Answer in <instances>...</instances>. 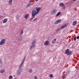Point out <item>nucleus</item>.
Instances as JSON below:
<instances>
[{
	"instance_id": "obj_1",
	"label": "nucleus",
	"mask_w": 79,
	"mask_h": 79,
	"mask_svg": "<svg viewBox=\"0 0 79 79\" xmlns=\"http://www.w3.org/2000/svg\"><path fill=\"white\" fill-rule=\"evenodd\" d=\"M37 40L36 39H34L32 43V45L30 48V50H32V48H35V43L36 42Z\"/></svg>"
},
{
	"instance_id": "obj_2",
	"label": "nucleus",
	"mask_w": 79,
	"mask_h": 79,
	"mask_svg": "<svg viewBox=\"0 0 79 79\" xmlns=\"http://www.w3.org/2000/svg\"><path fill=\"white\" fill-rule=\"evenodd\" d=\"M37 14H38V13L36 12V11H35V10H33L31 12L32 18H34L35 15H37Z\"/></svg>"
},
{
	"instance_id": "obj_3",
	"label": "nucleus",
	"mask_w": 79,
	"mask_h": 79,
	"mask_svg": "<svg viewBox=\"0 0 79 79\" xmlns=\"http://www.w3.org/2000/svg\"><path fill=\"white\" fill-rule=\"evenodd\" d=\"M56 11H57L56 9H54L52 10L51 12V15H55L56 13Z\"/></svg>"
},
{
	"instance_id": "obj_4",
	"label": "nucleus",
	"mask_w": 79,
	"mask_h": 79,
	"mask_svg": "<svg viewBox=\"0 0 79 79\" xmlns=\"http://www.w3.org/2000/svg\"><path fill=\"white\" fill-rule=\"evenodd\" d=\"M5 43V39H2L0 42V45H4Z\"/></svg>"
},
{
	"instance_id": "obj_5",
	"label": "nucleus",
	"mask_w": 79,
	"mask_h": 79,
	"mask_svg": "<svg viewBox=\"0 0 79 79\" xmlns=\"http://www.w3.org/2000/svg\"><path fill=\"white\" fill-rule=\"evenodd\" d=\"M21 72H22V69H19L17 71V75L18 76H20Z\"/></svg>"
},
{
	"instance_id": "obj_6",
	"label": "nucleus",
	"mask_w": 79,
	"mask_h": 79,
	"mask_svg": "<svg viewBox=\"0 0 79 79\" xmlns=\"http://www.w3.org/2000/svg\"><path fill=\"white\" fill-rule=\"evenodd\" d=\"M61 22V19H59L57 21L55 22L54 23V24H58V23H60Z\"/></svg>"
},
{
	"instance_id": "obj_7",
	"label": "nucleus",
	"mask_w": 79,
	"mask_h": 79,
	"mask_svg": "<svg viewBox=\"0 0 79 79\" xmlns=\"http://www.w3.org/2000/svg\"><path fill=\"white\" fill-rule=\"evenodd\" d=\"M44 45H48L49 44V42L48 40L46 41L44 43Z\"/></svg>"
},
{
	"instance_id": "obj_8",
	"label": "nucleus",
	"mask_w": 79,
	"mask_h": 79,
	"mask_svg": "<svg viewBox=\"0 0 79 79\" xmlns=\"http://www.w3.org/2000/svg\"><path fill=\"white\" fill-rule=\"evenodd\" d=\"M59 5L60 6H61V7H62L64 6V3L63 2H61L59 4Z\"/></svg>"
},
{
	"instance_id": "obj_9",
	"label": "nucleus",
	"mask_w": 79,
	"mask_h": 79,
	"mask_svg": "<svg viewBox=\"0 0 79 79\" xmlns=\"http://www.w3.org/2000/svg\"><path fill=\"white\" fill-rule=\"evenodd\" d=\"M40 10V7H39L36 9V12L38 13Z\"/></svg>"
},
{
	"instance_id": "obj_10",
	"label": "nucleus",
	"mask_w": 79,
	"mask_h": 79,
	"mask_svg": "<svg viewBox=\"0 0 79 79\" xmlns=\"http://www.w3.org/2000/svg\"><path fill=\"white\" fill-rule=\"evenodd\" d=\"M7 21H8L7 19H5L3 21V23H6Z\"/></svg>"
},
{
	"instance_id": "obj_11",
	"label": "nucleus",
	"mask_w": 79,
	"mask_h": 79,
	"mask_svg": "<svg viewBox=\"0 0 79 79\" xmlns=\"http://www.w3.org/2000/svg\"><path fill=\"white\" fill-rule=\"evenodd\" d=\"M13 2V0H9V3L10 5H12V2Z\"/></svg>"
},
{
	"instance_id": "obj_12",
	"label": "nucleus",
	"mask_w": 79,
	"mask_h": 79,
	"mask_svg": "<svg viewBox=\"0 0 79 79\" xmlns=\"http://www.w3.org/2000/svg\"><path fill=\"white\" fill-rule=\"evenodd\" d=\"M5 72V70L4 69H2L0 71V73H3Z\"/></svg>"
},
{
	"instance_id": "obj_13",
	"label": "nucleus",
	"mask_w": 79,
	"mask_h": 79,
	"mask_svg": "<svg viewBox=\"0 0 79 79\" xmlns=\"http://www.w3.org/2000/svg\"><path fill=\"white\" fill-rule=\"evenodd\" d=\"M69 49H67L65 51V53L66 54H68V53H69Z\"/></svg>"
},
{
	"instance_id": "obj_14",
	"label": "nucleus",
	"mask_w": 79,
	"mask_h": 79,
	"mask_svg": "<svg viewBox=\"0 0 79 79\" xmlns=\"http://www.w3.org/2000/svg\"><path fill=\"white\" fill-rule=\"evenodd\" d=\"M56 39H54L52 41V44H55V42H56Z\"/></svg>"
},
{
	"instance_id": "obj_15",
	"label": "nucleus",
	"mask_w": 79,
	"mask_h": 79,
	"mask_svg": "<svg viewBox=\"0 0 79 79\" xmlns=\"http://www.w3.org/2000/svg\"><path fill=\"white\" fill-rule=\"evenodd\" d=\"M77 23V21H74L73 23V26H75L76 23Z\"/></svg>"
},
{
	"instance_id": "obj_16",
	"label": "nucleus",
	"mask_w": 79,
	"mask_h": 79,
	"mask_svg": "<svg viewBox=\"0 0 79 79\" xmlns=\"http://www.w3.org/2000/svg\"><path fill=\"white\" fill-rule=\"evenodd\" d=\"M28 16H29V14L25 15L24 16V18H25V19H27L28 18Z\"/></svg>"
},
{
	"instance_id": "obj_17",
	"label": "nucleus",
	"mask_w": 79,
	"mask_h": 79,
	"mask_svg": "<svg viewBox=\"0 0 79 79\" xmlns=\"http://www.w3.org/2000/svg\"><path fill=\"white\" fill-rule=\"evenodd\" d=\"M71 53H72V52L71 51L69 52L68 53V54H67V55L68 56H69V55H71Z\"/></svg>"
},
{
	"instance_id": "obj_18",
	"label": "nucleus",
	"mask_w": 79,
	"mask_h": 79,
	"mask_svg": "<svg viewBox=\"0 0 79 79\" xmlns=\"http://www.w3.org/2000/svg\"><path fill=\"white\" fill-rule=\"evenodd\" d=\"M32 71H33L32 69H30L29 70V73H32Z\"/></svg>"
},
{
	"instance_id": "obj_19",
	"label": "nucleus",
	"mask_w": 79,
	"mask_h": 79,
	"mask_svg": "<svg viewBox=\"0 0 79 79\" xmlns=\"http://www.w3.org/2000/svg\"><path fill=\"white\" fill-rule=\"evenodd\" d=\"M23 64L21 63L20 65V66L19 67V69H21V66H23Z\"/></svg>"
},
{
	"instance_id": "obj_20",
	"label": "nucleus",
	"mask_w": 79,
	"mask_h": 79,
	"mask_svg": "<svg viewBox=\"0 0 79 79\" xmlns=\"http://www.w3.org/2000/svg\"><path fill=\"white\" fill-rule=\"evenodd\" d=\"M65 27H66V25H64L61 27V29H63V28H64Z\"/></svg>"
},
{
	"instance_id": "obj_21",
	"label": "nucleus",
	"mask_w": 79,
	"mask_h": 79,
	"mask_svg": "<svg viewBox=\"0 0 79 79\" xmlns=\"http://www.w3.org/2000/svg\"><path fill=\"white\" fill-rule=\"evenodd\" d=\"M22 40V37H20L19 38V40L21 41Z\"/></svg>"
},
{
	"instance_id": "obj_22",
	"label": "nucleus",
	"mask_w": 79,
	"mask_h": 79,
	"mask_svg": "<svg viewBox=\"0 0 79 79\" xmlns=\"http://www.w3.org/2000/svg\"><path fill=\"white\" fill-rule=\"evenodd\" d=\"M61 13H60V12H59L56 15V16H59L60 15Z\"/></svg>"
},
{
	"instance_id": "obj_23",
	"label": "nucleus",
	"mask_w": 79,
	"mask_h": 79,
	"mask_svg": "<svg viewBox=\"0 0 79 79\" xmlns=\"http://www.w3.org/2000/svg\"><path fill=\"white\" fill-rule=\"evenodd\" d=\"M31 4L30 3H29V4H28L27 6V8L29 7V6H31Z\"/></svg>"
},
{
	"instance_id": "obj_24",
	"label": "nucleus",
	"mask_w": 79,
	"mask_h": 79,
	"mask_svg": "<svg viewBox=\"0 0 79 79\" xmlns=\"http://www.w3.org/2000/svg\"><path fill=\"white\" fill-rule=\"evenodd\" d=\"M9 78L10 79H13V76H12L11 75H10L9 76Z\"/></svg>"
},
{
	"instance_id": "obj_25",
	"label": "nucleus",
	"mask_w": 79,
	"mask_h": 79,
	"mask_svg": "<svg viewBox=\"0 0 79 79\" xmlns=\"http://www.w3.org/2000/svg\"><path fill=\"white\" fill-rule=\"evenodd\" d=\"M16 20H18V19H19V15H17L16 17Z\"/></svg>"
},
{
	"instance_id": "obj_26",
	"label": "nucleus",
	"mask_w": 79,
	"mask_h": 79,
	"mask_svg": "<svg viewBox=\"0 0 79 79\" xmlns=\"http://www.w3.org/2000/svg\"><path fill=\"white\" fill-rule=\"evenodd\" d=\"M68 74H69V72H67L66 73V76H68Z\"/></svg>"
},
{
	"instance_id": "obj_27",
	"label": "nucleus",
	"mask_w": 79,
	"mask_h": 79,
	"mask_svg": "<svg viewBox=\"0 0 79 79\" xmlns=\"http://www.w3.org/2000/svg\"><path fill=\"white\" fill-rule=\"evenodd\" d=\"M50 77H53V75L51 74L49 75Z\"/></svg>"
},
{
	"instance_id": "obj_28",
	"label": "nucleus",
	"mask_w": 79,
	"mask_h": 79,
	"mask_svg": "<svg viewBox=\"0 0 79 79\" xmlns=\"http://www.w3.org/2000/svg\"><path fill=\"white\" fill-rule=\"evenodd\" d=\"M2 59H0V64H2Z\"/></svg>"
},
{
	"instance_id": "obj_29",
	"label": "nucleus",
	"mask_w": 79,
	"mask_h": 79,
	"mask_svg": "<svg viewBox=\"0 0 79 79\" xmlns=\"http://www.w3.org/2000/svg\"><path fill=\"white\" fill-rule=\"evenodd\" d=\"M36 20H37V18H36L34 19V20H33V21H35Z\"/></svg>"
},
{
	"instance_id": "obj_30",
	"label": "nucleus",
	"mask_w": 79,
	"mask_h": 79,
	"mask_svg": "<svg viewBox=\"0 0 79 79\" xmlns=\"http://www.w3.org/2000/svg\"><path fill=\"white\" fill-rule=\"evenodd\" d=\"M30 4H31V5H33V4H34V2H31Z\"/></svg>"
},
{
	"instance_id": "obj_31",
	"label": "nucleus",
	"mask_w": 79,
	"mask_h": 79,
	"mask_svg": "<svg viewBox=\"0 0 79 79\" xmlns=\"http://www.w3.org/2000/svg\"><path fill=\"white\" fill-rule=\"evenodd\" d=\"M24 60H25L23 59L22 62L21 63L22 64H23V63H24Z\"/></svg>"
},
{
	"instance_id": "obj_32",
	"label": "nucleus",
	"mask_w": 79,
	"mask_h": 79,
	"mask_svg": "<svg viewBox=\"0 0 79 79\" xmlns=\"http://www.w3.org/2000/svg\"><path fill=\"white\" fill-rule=\"evenodd\" d=\"M76 37H75L74 38V40L75 41V40H76Z\"/></svg>"
},
{
	"instance_id": "obj_33",
	"label": "nucleus",
	"mask_w": 79,
	"mask_h": 79,
	"mask_svg": "<svg viewBox=\"0 0 79 79\" xmlns=\"http://www.w3.org/2000/svg\"><path fill=\"white\" fill-rule=\"evenodd\" d=\"M59 31V29H57L56 30V32H58Z\"/></svg>"
},
{
	"instance_id": "obj_34",
	"label": "nucleus",
	"mask_w": 79,
	"mask_h": 79,
	"mask_svg": "<svg viewBox=\"0 0 79 79\" xmlns=\"http://www.w3.org/2000/svg\"><path fill=\"white\" fill-rule=\"evenodd\" d=\"M34 78L35 79H37V77L36 76Z\"/></svg>"
},
{
	"instance_id": "obj_35",
	"label": "nucleus",
	"mask_w": 79,
	"mask_h": 79,
	"mask_svg": "<svg viewBox=\"0 0 79 79\" xmlns=\"http://www.w3.org/2000/svg\"><path fill=\"white\" fill-rule=\"evenodd\" d=\"M63 10H65V6L63 7Z\"/></svg>"
},
{
	"instance_id": "obj_36",
	"label": "nucleus",
	"mask_w": 79,
	"mask_h": 79,
	"mask_svg": "<svg viewBox=\"0 0 79 79\" xmlns=\"http://www.w3.org/2000/svg\"><path fill=\"white\" fill-rule=\"evenodd\" d=\"M79 39V36H77V39Z\"/></svg>"
},
{
	"instance_id": "obj_37",
	"label": "nucleus",
	"mask_w": 79,
	"mask_h": 79,
	"mask_svg": "<svg viewBox=\"0 0 79 79\" xmlns=\"http://www.w3.org/2000/svg\"><path fill=\"white\" fill-rule=\"evenodd\" d=\"M23 33V31H22L21 33V35H22V34Z\"/></svg>"
},
{
	"instance_id": "obj_38",
	"label": "nucleus",
	"mask_w": 79,
	"mask_h": 79,
	"mask_svg": "<svg viewBox=\"0 0 79 79\" xmlns=\"http://www.w3.org/2000/svg\"><path fill=\"white\" fill-rule=\"evenodd\" d=\"M36 2H38L39 1V0H35Z\"/></svg>"
},
{
	"instance_id": "obj_39",
	"label": "nucleus",
	"mask_w": 79,
	"mask_h": 79,
	"mask_svg": "<svg viewBox=\"0 0 79 79\" xmlns=\"http://www.w3.org/2000/svg\"><path fill=\"white\" fill-rule=\"evenodd\" d=\"M26 58V57H25L24 58V59H23V60H25V59Z\"/></svg>"
},
{
	"instance_id": "obj_40",
	"label": "nucleus",
	"mask_w": 79,
	"mask_h": 79,
	"mask_svg": "<svg viewBox=\"0 0 79 79\" xmlns=\"http://www.w3.org/2000/svg\"><path fill=\"white\" fill-rule=\"evenodd\" d=\"M13 76L14 77V76H15V75H13Z\"/></svg>"
}]
</instances>
